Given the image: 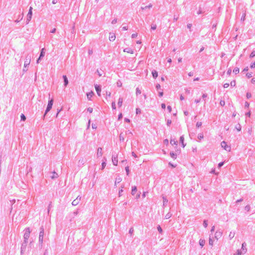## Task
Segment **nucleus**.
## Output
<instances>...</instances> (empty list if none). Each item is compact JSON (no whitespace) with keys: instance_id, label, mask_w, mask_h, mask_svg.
<instances>
[{"instance_id":"obj_1","label":"nucleus","mask_w":255,"mask_h":255,"mask_svg":"<svg viewBox=\"0 0 255 255\" xmlns=\"http://www.w3.org/2000/svg\"><path fill=\"white\" fill-rule=\"evenodd\" d=\"M44 230L43 226H41L40 228V232L39 235V246L42 247L43 242V236H44Z\"/></svg>"},{"instance_id":"obj_2","label":"nucleus","mask_w":255,"mask_h":255,"mask_svg":"<svg viewBox=\"0 0 255 255\" xmlns=\"http://www.w3.org/2000/svg\"><path fill=\"white\" fill-rule=\"evenodd\" d=\"M31 60V55L29 54H27L26 56V58L24 61V67L23 68V72H25L27 71V69L26 68L28 67L30 63Z\"/></svg>"},{"instance_id":"obj_3","label":"nucleus","mask_w":255,"mask_h":255,"mask_svg":"<svg viewBox=\"0 0 255 255\" xmlns=\"http://www.w3.org/2000/svg\"><path fill=\"white\" fill-rule=\"evenodd\" d=\"M24 231H25V232H24V236H23V239H24L23 241L28 242V240L29 238V236H30V228H25L24 230Z\"/></svg>"},{"instance_id":"obj_4","label":"nucleus","mask_w":255,"mask_h":255,"mask_svg":"<svg viewBox=\"0 0 255 255\" xmlns=\"http://www.w3.org/2000/svg\"><path fill=\"white\" fill-rule=\"evenodd\" d=\"M32 7L30 6L27 15V18H26V24H28L29 22L30 21L32 15Z\"/></svg>"},{"instance_id":"obj_5","label":"nucleus","mask_w":255,"mask_h":255,"mask_svg":"<svg viewBox=\"0 0 255 255\" xmlns=\"http://www.w3.org/2000/svg\"><path fill=\"white\" fill-rule=\"evenodd\" d=\"M221 146L225 150L227 151H230L231 150V146L227 145V142L225 141H223L221 143Z\"/></svg>"},{"instance_id":"obj_6","label":"nucleus","mask_w":255,"mask_h":255,"mask_svg":"<svg viewBox=\"0 0 255 255\" xmlns=\"http://www.w3.org/2000/svg\"><path fill=\"white\" fill-rule=\"evenodd\" d=\"M45 49L44 48H42L40 51V55L38 59L36 60V63H39L40 60L45 55Z\"/></svg>"},{"instance_id":"obj_7","label":"nucleus","mask_w":255,"mask_h":255,"mask_svg":"<svg viewBox=\"0 0 255 255\" xmlns=\"http://www.w3.org/2000/svg\"><path fill=\"white\" fill-rule=\"evenodd\" d=\"M27 243H28L27 242L23 241V243H22L21 248H20L21 254H23V253L25 252V251L26 250V246H27Z\"/></svg>"},{"instance_id":"obj_8","label":"nucleus","mask_w":255,"mask_h":255,"mask_svg":"<svg viewBox=\"0 0 255 255\" xmlns=\"http://www.w3.org/2000/svg\"><path fill=\"white\" fill-rule=\"evenodd\" d=\"M222 232L220 230H217L215 234V238L217 240L220 239L222 236Z\"/></svg>"},{"instance_id":"obj_9","label":"nucleus","mask_w":255,"mask_h":255,"mask_svg":"<svg viewBox=\"0 0 255 255\" xmlns=\"http://www.w3.org/2000/svg\"><path fill=\"white\" fill-rule=\"evenodd\" d=\"M112 162L114 165H117L118 163V155H113L112 156Z\"/></svg>"},{"instance_id":"obj_10","label":"nucleus","mask_w":255,"mask_h":255,"mask_svg":"<svg viewBox=\"0 0 255 255\" xmlns=\"http://www.w3.org/2000/svg\"><path fill=\"white\" fill-rule=\"evenodd\" d=\"M81 197H80V196H78L76 199H75V200H74L73 201V202H72V204L73 206H76L77 205L80 201L81 200Z\"/></svg>"},{"instance_id":"obj_11","label":"nucleus","mask_w":255,"mask_h":255,"mask_svg":"<svg viewBox=\"0 0 255 255\" xmlns=\"http://www.w3.org/2000/svg\"><path fill=\"white\" fill-rule=\"evenodd\" d=\"M95 90L97 92V93L99 96H101V87L100 85H95Z\"/></svg>"},{"instance_id":"obj_12","label":"nucleus","mask_w":255,"mask_h":255,"mask_svg":"<svg viewBox=\"0 0 255 255\" xmlns=\"http://www.w3.org/2000/svg\"><path fill=\"white\" fill-rule=\"evenodd\" d=\"M86 162V160L84 158H81L79 160L78 162V166L79 167L83 166Z\"/></svg>"},{"instance_id":"obj_13","label":"nucleus","mask_w":255,"mask_h":255,"mask_svg":"<svg viewBox=\"0 0 255 255\" xmlns=\"http://www.w3.org/2000/svg\"><path fill=\"white\" fill-rule=\"evenodd\" d=\"M102 147H98L97 149V156L98 157H101L103 155V152H102Z\"/></svg>"},{"instance_id":"obj_14","label":"nucleus","mask_w":255,"mask_h":255,"mask_svg":"<svg viewBox=\"0 0 255 255\" xmlns=\"http://www.w3.org/2000/svg\"><path fill=\"white\" fill-rule=\"evenodd\" d=\"M246 247L247 244L245 242L243 243L242 245V248L241 249L242 251V253H246L247 252V249Z\"/></svg>"},{"instance_id":"obj_15","label":"nucleus","mask_w":255,"mask_h":255,"mask_svg":"<svg viewBox=\"0 0 255 255\" xmlns=\"http://www.w3.org/2000/svg\"><path fill=\"white\" fill-rule=\"evenodd\" d=\"M52 106H51V105H47V106L46 109V110H45V113H44V115H43V119H44V118H45V116H46V115L47 114V113L49 111H50L51 110V109H52Z\"/></svg>"},{"instance_id":"obj_16","label":"nucleus","mask_w":255,"mask_h":255,"mask_svg":"<svg viewBox=\"0 0 255 255\" xmlns=\"http://www.w3.org/2000/svg\"><path fill=\"white\" fill-rule=\"evenodd\" d=\"M115 38H116V35H115V33L110 32V35H109V40L111 41H113L115 40Z\"/></svg>"},{"instance_id":"obj_17","label":"nucleus","mask_w":255,"mask_h":255,"mask_svg":"<svg viewBox=\"0 0 255 255\" xmlns=\"http://www.w3.org/2000/svg\"><path fill=\"white\" fill-rule=\"evenodd\" d=\"M106 161H107V159L106 157H104L103 158V161H102V167H101V170H103L105 166H106Z\"/></svg>"},{"instance_id":"obj_18","label":"nucleus","mask_w":255,"mask_h":255,"mask_svg":"<svg viewBox=\"0 0 255 255\" xmlns=\"http://www.w3.org/2000/svg\"><path fill=\"white\" fill-rule=\"evenodd\" d=\"M184 135H182L180 137L179 141L181 143L182 147L184 148L186 146V144L184 142Z\"/></svg>"},{"instance_id":"obj_19","label":"nucleus","mask_w":255,"mask_h":255,"mask_svg":"<svg viewBox=\"0 0 255 255\" xmlns=\"http://www.w3.org/2000/svg\"><path fill=\"white\" fill-rule=\"evenodd\" d=\"M63 79L64 80V85L65 87H66L67 85L68 84V80L66 75L63 76Z\"/></svg>"},{"instance_id":"obj_20","label":"nucleus","mask_w":255,"mask_h":255,"mask_svg":"<svg viewBox=\"0 0 255 255\" xmlns=\"http://www.w3.org/2000/svg\"><path fill=\"white\" fill-rule=\"evenodd\" d=\"M52 175L50 176L51 179H54L58 177V175L56 172L53 171L52 172Z\"/></svg>"},{"instance_id":"obj_21","label":"nucleus","mask_w":255,"mask_h":255,"mask_svg":"<svg viewBox=\"0 0 255 255\" xmlns=\"http://www.w3.org/2000/svg\"><path fill=\"white\" fill-rule=\"evenodd\" d=\"M124 51L125 52L130 53V54L133 53V50L130 48H126L124 49Z\"/></svg>"},{"instance_id":"obj_22","label":"nucleus","mask_w":255,"mask_h":255,"mask_svg":"<svg viewBox=\"0 0 255 255\" xmlns=\"http://www.w3.org/2000/svg\"><path fill=\"white\" fill-rule=\"evenodd\" d=\"M151 74L154 79H156L158 76V72L155 70L152 71Z\"/></svg>"},{"instance_id":"obj_23","label":"nucleus","mask_w":255,"mask_h":255,"mask_svg":"<svg viewBox=\"0 0 255 255\" xmlns=\"http://www.w3.org/2000/svg\"><path fill=\"white\" fill-rule=\"evenodd\" d=\"M136 191H137L136 186H132V189H131V194L132 195H134Z\"/></svg>"},{"instance_id":"obj_24","label":"nucleus","mask_w":255,"mask_h":255,"mask_svg":"<svg viewBox=\"0 0 255 255\" xmlns=\"http://www.w3.org/2000/svg\"><path fill=\"white\" fill-rule=\"evenodd\" d=\"M94 95V93L93 92H90L87 93V97L89 100H91V98L93 97Z\"/></svg>"},{"instance_id":"obj_25","label":"nucleus","mask_w":255,"mask_h":255,"mask_svg":"<svg viewBox=\"0 0 255 255\" xmlns=\"http://www.w3.org/2000/svg\"><path fill=\"white\" fill-rule=\"evenodd\" d=\"M205 244V240L204 239H200L199 240V245L201 248H202Z\"/></svg>"},{"instance_id":"obj_26","label":"nucleus","mask_w":255,"mask_h":255,"mask_svg":"<svg viewBox=\"0 0 255 255\" xmlns=\"http://www.w3.org/2000/svg\"><path fill=\"white\" fill-rule=\"evenodd\" d=\"M170 155L171 158L173 159H175L177 158V154L175 153L173 151H171L170 152Z\"/></svg>"},{"instance_id":"obj_27","label":"nucleus","mask_w":255,"mask_h":255,"mask_svg":"<svg viewBox=\"0 0 255 255\" xmlns=\"http://www.w3.org/2000/svg\"><path fill=\"white\" fill-rule=\"evenodd\" d=\"M123 98H121V97H120L119 100H118V105L119 107H121L122 106V104H123Z\"/></svg>"},{"instance_id":"obj_28","label":"nucleus","mask_w":255,"mask_h":255,"mask_svg":"<svg viewBox=\"0 0 255 255\" xmlns=\"http://www.w3.org/2000/svg\"><path fill=\"white\" fill-rule=\"evenodd\" d=\"M177 141L175 139H170V144L172 145H177Z\"/></svg>"},{"instance_id":"obj_29","label":"nucleus","mask_w":255,"mask_h":255,"mask_svg":"<svg viewBox=\"0 0 255 255\" xmlns=\"http://www.w3.org/2000/svg\"><path fill=\"white\" fill-rule=\"evenodd\" d=\"M245 254V253H242V251L241 250H238L237 251L236 253L234 254V255H242V254Z\"/></svg>"},{"instance_id":"obj_30","label":"nucleus","mask_w":255,"mask_h":255,"mask_svg":"<svg viewBox=\"0 0 255 255\" xmlns=\"http://www.w3.org/2000/svg\"><path fill=\"white\" fill-rule=\"evenodd\" d=\"M163 206H165L168 202V200L165 197H163Z\"/></svg>"},{"instance_id":"obj_31","label":"nucleus","mask_w":255,"mask_h":255,"mask_svg":"<svg viewBox=\"0 0 255 255\" xmlns=\"http://www.w3.org/2000/svg\"><path fill=\"white\" fill-rule=\"evenodd\" d=\"M121 181H122V178L120 177L119 176V177H117L116 178L115 185H116L117 184L119 183Z\"/></svg>"},{"instance_id":"obj_32","label":"nucleus","mask_w":255,"mask_h":255,"mask_svg":"<svg viewBox=\"0 0 255 255\" xmlns=\"http://www.w3.org/2000/svg\"><path fill=\"white\" fill-rule=\"evenodd\" d=\"M235 235V232H231L230 233V234H229V237L230 239V240L232 239L234 237Z\"/></svg>"},{"instance_id":"obj_33","label":"nucleus","mask_w":255,"mask_h":255,"mask_svg":"<svg viewBox=\"0 0 255 255\" xmlns=\"http://www.w3.org/2000/svg\"><path fill=\"white\" fill-rule=\"evenodd\" d=\"M119 138H120V140L121 141H124V135L123 133H121L120 134V136H119Z\"/></svg>"},{"instance_id":"obj_34","label":"nucleus","mask_w":255,"mask_h":255,"mask_svg":"<svg viewBox=\"0 0 255 255\" xmlns=\"http://www.w3.org/2000/svg\"><path fill=\"white\" fill-rule=\"evenodd\" d=\"M209 244L211 246H213L214 244V241L210 236L209 239Z\"/></svg>"},{"instance_id":"obj_35","label":"nucleus","mask_w":255,"mask_h":255,"mask_svg":"<svg viewBox=\"0 0 255 255\" xmlns=\"http://www.w3.org/2000/svg\"><path fill=\"white\" fill-rule=\"evenodd\" d=\"M239 71H240V69L238 67H235L234 70H233V72L235 74H237L239 73Z\"/></svg>"},{"instance_id":"obj_36","label":"nucleus","mask_w":255,"mask_h":255,"mask_svg":"<svg viewBox=\"0 0 255 255\" xmlns=\"http://www.w3.org/2000/svg\"><path fill=\"white\" fill-rule=\"evenodd\" d=\"M124 188V186L121 187V189L119 190V196H121L122 195V193L124 191L123 188Z\"/></svg>"},{"instance_id":"obj_37","label":"nucleus","mask_w":255,"mask_h":255,"mask_svg":"<svg viewBox=\"0 0 255 255\" xmlns=\"http://www.w3.org/2000/svg\"><path fill=\"white\" fill-rule=\"evenodd\" d=\"M20 120L22 121H25L26 117H25V116H24V114H21V115H20Z\"/></svg>"},{"instance_id":"obj_38","label":"nucleus","mask_w":255,"mask_h":255,"mask_svg":"<svg viewBox=\"0 0 255 255\" xmlns=\"http://www.w3.org/2000/svg\"><path fill=\"white\" fill-rule=\"evenodd\" d=\"M204 135L203 133H200L198 135V138L201 140V139L203 138Z\"/></svg>"},{"instance_id":"obj_39","label":"nucleus","mask_w":255,"mask_h":255,"mask_svg":"<svg viewBox=\"0 0 255 255\" xmlns=\"http://www.w3.org/2000/svg\"><path fill=\"white\" fill-rule=\"evenodd\" d=\"M245 210L247 211V212H249L251 210V207L249 205H247L245 207Z\"/></svg>"},{"instance_id":"obj_40","label":"nucleus","mask_w":255,"mask_h":255,"mask_svg":"<svg viewBox=\"0 0 255 255\" xmlns=\"http://www.w3.org/2000/svg\"><path fill=\"white\" fill-rule=\"evenodd\" d=\"M172 215L170 212H168L167 214H166L165 218L166 219H169L171 217Z\"/></svg>"},{"instance_id":"obj_41","label":"nucleus","mask_w":255,"mask_h":255,"mask_svg":"<svg viewBox=\"0 0 255 255\" xmlns=\"http://www.w3.org/2000/svg\"><path fill=\"white\" fill-rule=\"evenodd\" d=\"M246 12H244L243 14H242V15L241 16V20L242 21H244L245 19V17H246Z\"/></svg>"},{"instance_id":"obj_42","label":"nucleus","mask_w":255,"mask_h":255,"mask_svg":"<svg viewBox=\"0 0 255 255\" xmlns=\"http://www.w3.org/2000/svg\"><path fill=\"white\" fill-rule=\"evenodd\" d=\"M157 26L155 24L152 23L151 25V29L152 30H155L156 29Z\"/></svg>"},{"instance_id":"obj_43","label":"nucleus","mask_w":255,"mask_h":255,"mask_svg":"<svg viewBox=\"0 0 255 255\" xmlns=\"http://www.w3.org/2000/svg\"><path fill=\"white\" fill-rule=\"evenodd\" d=\"M53 104V99H51L49 100L48 102V105H51L52 106Z\"/></svg>"},{"instance_id":"obj_44","label":"nucleus","mask_w":255,"mask_h":255,"mask_svg":"<svg viewBox=\"0 0 255 255\" xmlns=\"http://www.w3.org/2000/svg\"><path fill=\"white\" fill-rule=\"evenodd\" d=\"M125 169H126L127 175H128L129 173V167L128 166H127V167H126Z\"/></svg>"},{"instance_id":"obj_45","label":"nucleus","mask_w":255,"mask_h":255,"mask_svg":"<svg viewBox=\"0 0 255 255\" xmlns=\"http://www.w3.org/2000/svg\"><path fill=\"white\" fill-rule=\"evenodd\" d=\"M236 128L239 131H240L241 130V126L240 124H238L236 126Z\"/></svg>"},{"instance_id":"obj_46","label":"nucleus","mask_w":255,"mask_h":255,"mask_svg":"<svg viewBox=\"0 0 255 255\" xmlns=\"http://www.w3.org/2000/svg\"><path fill=\"white\" fill-rule=\"evenodd\" d=\"M157 229L160 233H162V229L161 227H160V226L158 225L157 227Z\"/></svg>"},{"instance_id":"obj_47","label":"nucleus","mask_w":255,"mask_h":255,"mask_svg":"<svg viewBox=\"0 0 255 255\" xmlns=\"http://www.w3.org/2000/svg\"><path fill=\"white\" fill-rule=\"evenodd\" d=\"M203 225L205 228H207L208 226V223L207 220H204Z\"/></svg>"},{"instance_id":"obj_48","label":"nucleus","mask_w":255,"mask_h":255,"mask_svg":"<svg viewBox=\"0 0 255 255\" xmlns=\"http://www.w3.org/2000/svg\"><path fill=\"white\" fill-rule=\"evenodd\" d=\"M112 108L113 110H116V103L115 102H113L112 103Z\"/></svg>"},{"instance_id":"obj_49","label":"nucleus","mask_w":255,"mask_h":255,"mask_svg":"<svg viewBox=\"0 0 255 255\" xmlns=\"http://www.w3.org/2000/svg\"><path fill=\"white\" fill-rule=\"evenodd\" d=\"M141 94L140 90L139 89V88H136V95H138V94Z\"/></svg>"},{"instance_id":"obj_50","label":"nucleus","mask_w":255,"mask_h":255,"mask_svg":"<svg viewBox=\"0 0 255 255\" xmlns=\"http://www.w3.org/2000/svg\"><path fill=\"white\" fill-rule=\"evenodd\" d=\"M255 56V51L254 50L251 52V53L250 55V58H253Z\"/></svg>"},{"instance_id":"obj_51","label":"nucleus","mask_w":255,"mask_h":255,"mask_svg":"<svg viewBox=\"0 0 255 255\" xmlns=\"http://www.w3.org/2000/svg\"><path fill=\"white\" fill-rule=\"evenodd\" d=\"M231 87H235L236 85V81L235 80L232 81L230 83Z\"/></svg>"},{"instance_id":"obj_52","label":"nucleus","mask_w":255,"mask_h":255,"mask_svg":"<svg viewBox=\"0 0 255 255\" xmlns=\"http://www.w3.org/2000/svg\"><path fill=\"white\" fill-rule=\"evenodd\" d=\"M246 97L247 99H250L252 97V94L250 92H247L246 94Z\"/></svg>"},{"instance_id":"obj_53","label":"nucleus","mask_w":255,"mask_h":255,"mask_svg":"<svg viewBox=\"0 0 255 255\" xmlns=\"http://www.w3.org/2000/svg\"><path fill=\"white\" fill-rule=\"evenodd\" d=\"M220 105L221 106H224L225 105V102L224 100H221L220 102Z\"/></svg>"},{"instance_id":"obj_54","label":"nucleus","mask_w":255,"mask_h":255,"mask_svg":"<svg viewBox=\"0 0 255 255\" xmlns=\"http://www.w3.org/2000/svg\"><path fill=\"white\" fill-rule=\"evenodd\" d=\"M93 109L91 107H89L88 109H87V111L88 112H89L90 113H92L93 112Z\"/></svg>"},{"instance_id":"obj_55","label":"nucleus","mask_w":255,"mask_h":255,"mask_svg":"<svg viewBox=\"0 0 255 255\" xmlns=\"http://www.w3.org/2000/svg\"><path fill=\"white\" fill-rule=\"evenodd\" d=\"M141 113V110L139 108H136V114L137 115L140 114Z\"/></svg>"},{"instance_id":"obj_56","label":"nucleus","mask_w":255,"mask_h":255,"mask_svg":"<svg viewBox=\"0 0 255 255\" xmlns=\"http://www.w3.org/2000/svg\"><path fill=\"white\" fill-rule=\"evenodd\" d=\"M202 126V123L200 122H198L197 123H196V127L197 128H199L201 126Z\"/></svg>"},{"instance_id":"obj_57","label":"nucleus","mask_w":255,"mask_h":255,"mask_svg":"<svg viewBox=\"0 0 255 255\" xmlns=\"http://www.w3.org/2000/svg\"><path fill=\"white\" fill-rule=\"evenodd\" d=\"M246 76L248 78H250L252 77V73H248Z\"/></svg>"},{"instance_id":"obj_58","label":"nucleus","mask_w":255,"mask_h":255,"mask_svg":"<svg viewBox=\"0 0 255 255\" xmlns=\"http://www.w3.org/2000/svg\"><path fill=\"white\" fill-rule=\"evenodd\" d=\"M202 97L203 100H205V99L207 97V94L206 93L203 94Z\"/></svg>"},{"instance_id":"obj_59","label":"nucleus","mask_w":255,"mask_h":255,"mask_svg":"<svg viewBox=\"0 0 255 255\" xmlns=\"http://www.w3.org/2000/svg\"><path fill=\"white\" fill-rule=\"evenodd\" d=\"M250 67L251 68H255V62H253L251 64Z\"/></svg>"},{"instance_id":"obj_60","label":"nucleus","mask_w":255,"mask_h":255,"mask_svg":"<svg viewBox=\"0 0 255 255\" xmlns=\"http://www.w3.org/2000/svg\"><path fill=\"white\" fill-rule=\"evenodd\" d=\"M224 162H221L219 163V164L218 165V167L219 168L221 167L224 165Z\"/></svg>"},{"instance_id":"obj_61","label":"nucleus","mask_w":255,"mask_h":255,"mask_svg":"<svg viewBox=\"0 0 255 255\" xmlns=\"http://www.w3.org/2000/svg\"><path fill=\"white\" fill-rule=\"evenodd\" d=\"M137 36V33H133L131 35V38H136Z\"/></svg>"},{"instance_id":"obj_62","label":"nucleus","mask_w":255,"mask_h":255,"mask_svg":"<svg viewBox=\"0 0 255 255\" xmlns=\"http://www.w3.org/2000/svg\"><path fill=\"white\" fill-rule=\"evenodd\" d=\"M230 86V84L229 83H225L224 84L223 87L224 88H227Z\"/></svg>"},{"instance_id":"obj_63","label":"nucleus","mask_w":255,"mask_h":255,"mask_svg":"<svg viewBox=\"0 0 255 255\" xmlns=\"http://www.w3.org/2000/svg\"><path fill=\"white\" fill-rule=\"evenodd\" d=\"M231 72H232V70H231V69L229 68V69L228 70L227 72V75H231Z\"/></svg>"},{"instance_id":"obj_64","label":"nucleus","mask_w":255,"mask_h":255,"mask_svg":"<svg viewBox=\"0 0 255 255\" xmlns=\"http://www.w3.org/2000/svg\"><path fill=\"white\" fill-rule=\"evenodd\" d=\"M171 124V120H168L167 121V126H170Z\"/></svg>"}]
</instances>
